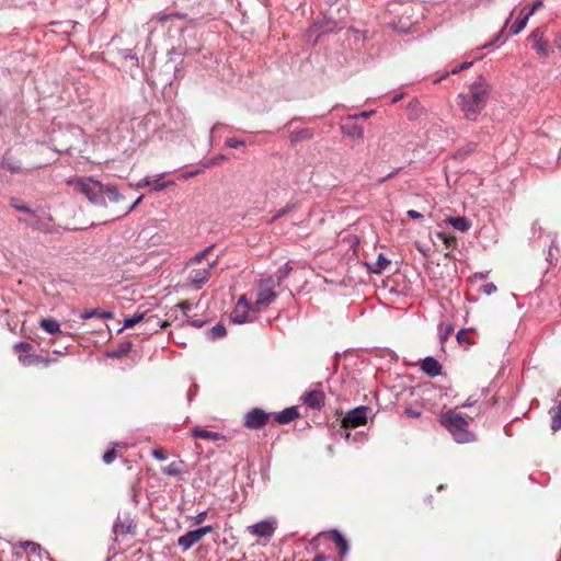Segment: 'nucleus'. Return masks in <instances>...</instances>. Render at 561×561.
I'll use <instances>...</instances> for the list:
<instances>
[{"instance_id":"nucleus-27","label":"nucleus","mask_w":561,"mask_h":561,"mask_svg":"<svg viewBox=\"0 0 561 561\" xmlns=\"http://www.w3.org/2000/svg\"><path fill=\"white\" fill-rule=\"evenodd\" d=\"M526 8H523L520 10L519 16L516 19V21L511 26V33L513 35L519 34L527 25V22L529 20V16L524 13Z\"/></svg>"},{"instance_id":"nucleus-39","label":"nucleus","mask_w":561,"mask_h":561,"mask_svg":"<svg viewBox=\"0 0 561 561\" xmlns=\"http://www.w3.org/2000/svg\"><path fill=\"white\" fill-rule=\"evenodd\" d=\"M162 176H163V174L156 178L154 180H151V182H152L151 185H152L153 191H161V190L165 188L167 186H169L170 184H173V182H161L160 180Z\"/></svg>"},{"instance_id":"nucleus-23","label":"nucleus","mask_w":561,"mask_h":561,"mask_svg":"<svg viewBox=\"0 0 561 561\" xmlns=\"http://www.w3.org/2000/svg\"><path fill=\"white\" fill-rule=\"evenodd\" d=\"M446 222L461 232L468 231L471 227V222L469 221V219L466 217H461V216L448 217L446 219Z\"/></svg>"},{"instance_id":"nucleus-12","label":"nucleus","mask_w":561,"mask_h":561,"mask_svg":"<svg viewBox=\"0 0 561 561\" xmlns=\"http://www.w3.org/2000/svg\"><path fill=\"white\" fill-rule=\"evenodd\" d=\"M210 531V526H205L195 530H191L179 538V545L185 550L198 542L203 536Z\"/></svg>"},{"instance_id":"nucleus-9","label":"nucleus","mask_w":561,"mask_h":561,"mask_svg":"<svg viewBox=\"0 0 561 561\" xmlns=\"http://www.w3.org/2000/svg\"><path fill=\"white\" fill-rule=\"evenodd\" d=\"M368 410L369 408L365 405H359L350 410L342 419L343 427L348 428L364 425L367 421Z\"/></svg>"},{"instance_id":"nucleus-5","label":"nucleus","mask_w":561,"mask_h":561,"mask_svg":"<svg viewBox=\"0 0 561 561\" xmlns=\"http://www.w3.org/2000/svg\"><path fill=\"white\" fill-rule=\"evenodd\" d=\"M340 30H342V26L335 20L323 15L312 23L305 37L307 43L316 45L322 35L336 33Z\"/></svg>"},{"instance_id":"nucleus-31","label":"nucleus","mask_w":561,"mask_h":561,"mask_svg":"<svg viewBox=\"0 0 561 561\" xmlns=\"http://www.w3.org/2000/svg\"><path fill=\"white\" fill-rule=\"evenodd\" d=\"M13 350L15 354L18 355V359L21 363V357L23 355H32L33 353V345L27 342H18L14 344Z\"/></svg>"},{"instance_id":"nucleus-13","label":"nucleus","mask_w":561,"mask_h":561,"mask_svg":"<svg viewBox=\"0 0 561 561\" xmlns=\"http://www.w3.org/2000/svg\"><path fill=\"white\" fill-rule=\"evenodd\" d=\"M443 366L433 356L425 357L421 363V370L430 378H435L442 374Z\"/></svg>"},{"instance_id":"nucleus-45","label":"nucleus","mask_w":561,"mask_h":561,"mask_svg":"<svg viewBox=\"0 0 561 561\" xmlns=\"http://www.w3.org/2000/svg\"><path fill=\"white\" fill-rule=\"evenodd\" d=\"M162 472L167 476H178L180 473V469L176 463H171L162 469Z\"/></svg>"},{"instance_id":"nucleus-59","label":"nucleus","mask_w":561,"mask_h":561,"mask_svg":"<svg viewBox=\"0 0 561 561\" xmlns=\"http://www.w3.org/2000/svg\"><path fill=\"white\" fill-rule=\"evenodd\" d=\"M312 561H329V559L324 556H317Z\"/></svg>"},{"instance_id":"nucleus-22","label":"nucleus","mask_w":561,"mask_h":561,"mask_svg":"<svg viewBox=\"0 0 561 561\" xmlns=\"http://www.w3.org/2000/svg\"><path fill=\"white\" fill-rule=\"evenodd\" d=\"M142 320H145L146 324L154 322V324L159 325L160 328H164L167 325L165 322L161 323L158 318H154V317L145 318V314L140 313V314H135L134 317L126 319L124 322V328H133L134 325L141 322Z\"/></svg>"},{"instance_id":"nucleus-42","label":"nucleus","mask_w":561,"mask_h":561,"mask_svg":"<svg viewBox=\"0 0 561 561\" xmlns=\"http://www.w3.org/2000/svg\"><path fill=\"white\" fill-rule=\"evenodd\" d=\"M453 332H454L453 324H447L444 329H442L439 332L440 343H444Z\"/></svg>"},{"instance_id":"nucleus-19","label":"nucleus","mask_w":561,"mask_h":561,"mask_svg":"<svg viewBox=\"0 0 561 561\" xmlns=\"http://www.w3.org/2000/svg\"><path fill=\"white\" fill-rule=\"evenodd\" d=\"M299 417L298 407L293 405L275 414L274 420L282 425L289 424Z\"/></svg>"},{"instance_id":"nucleus-18","label":"nucleus","mask_w":561,"mask_h":561,"mask_svg":"<svg viewBox=\"0 0 561 561\" xmlns=\"http://www.w3.org/2000/svg\"><path fill=\"white\" fill-rule=\"evenodd\" d=\"M23 221L26 222L34 230H39L43 232L50 231L49 222L51 221V217L47 216L45 218H42L41 216H38L37 210H35V216L30 215V218L24 219Z\"/></svg>"},{"instance_id":"nucleus-60","label":"nucleus","mask_w":561,"mask_h":561,"mask_svg":"<svg viewBox=\"0 0 561 561\" xmlns=\"http://www.w3.org/2000/svg\"><path fill=\"white\" fill-rule=\"evenodd\" d=\"M419 102L417 101H413L409 104V108L411 110H414V108H417L419 107Z\"/></svg>"},{"instance_id":"nucleus-15","label":"nucleus","mask_w":561,"mask_h":561,"mask_svg":"<svg viewBox=\"0 0 561 561\" xmlns=\"http://www.w3.org/2000/svg\"><path fill=\"white\" fill-rule=\"evenodd\" d=\"M55 363H57V359L54 357H45L34 353L32 355H23V357H21V365L24 367H30L39 364L44 365L45 367H48L49 365Z\"/></svg>"},{"instance_id":"nucleus-30","label":"nucleus","mask_w":561,"mask_h":561,"mask_svg":"<svg viewBox=\"0 0 561 561\" xmlns=\"http://www.w3.org/2000/svg\"><path fill=\"white\" fill-rule=\"evenodd\" d=\"M332 539L339 548V552L341 556H345L348 552V542L345 537L339 531H332Z\"/></svg>"},{"instance_id":"nucleus-63","label":"nucleus","mask_w":561,"mask_h":561,"mask_svg":"<svg viewBox=\"0 0 561 561\" xmlns=\"http://www.w3.org/2000/svg\"><path fill=\"white\" fill-rule=\"evenodd\" d=\"M167 19H168V15H165V14H160V15L158 16V20H159L160 22H164Z\"/></svg>"},{"instance_id":"nucleus-61","label":"nucleus","mask_w":561,"mask_h":561,"mask_svg":"<svg viewBox=\"0 0 561 561\" xmlns=\"http://www.w3.org/2000/svg\"><path fill=\"white\" fill-rule=\"evenodd\" d=\"M193 324L197 328H201L205 324V321H199V320H196V321H193Z\"/></svg>"},{"instance_id":"nucleus-26","label":"nucleus","mask_w":561,"mask_h":561,"mask_svg":"<svg viewBox=\"0 0 561 561\" xmlns=\"http://www.w3.org/2000/svg\"><path fill=\"white\" fill-rule=\"evenodd\" d=\"M0 169L8 170L9 172L16 174L22 171V164L20 161H13L5 154L0 161Z\"/></svg>"},{"instance_id":"nucleus-20","label":"nucleus","mask_w":561,"mask_h":561,"mask_svg":"<svg viewBox=\"0 0 561 561\" xmlns=\"http://www.w3.org/2000/svg\"><path fill=\"white\" fill-rule=\"evenodd\" d=\"M209 267H210V263H207L206 266L201 267V268L193 267L191 270L190 276H188L190 282L193 285L199 287L202 284H204L208 279Z\"/></svg>"},{"instance_id":"nucleus-7","label":"nucleus","mask_w":561,"mask_h":561,"mask_svg":"<svg viewBox=\"0 0 561 561\" xmlns=\"http://www.w3.org/2000/svg\"><path fill=\"white\" fill-rule=\"evenodd\" d=\"M276 528L277 519L271 516L255 524L250 525L248 527V530L251 535L257 538L271 539L274 536Z\"/></svg>"},{"instance_id":"nucleus-51","label":"nucleus","mask_w":561,"mask_h":561,"mask_svg":"<svg viewBox=\"0 0 561 561\" xmlns=\"http://www.w3.org/2000/svg\"><path fill=\"white\" fill-rule=\"evenodd\" d=\"M400 170H401V168H398V169H396L394 171H392V172H390L389 174H387L386 176L380 178V179L378 180V183H383V182H386L387 180H389V179L393 178L394 175H397V174L400 172Z\"/></svg>"},{"instance_id":"nucleus-43","label":"nucleus","mask_w":561,"mask_h":561,"mask_svg":"<svg viewBox=\"0 0 561 561\" xmlns=\"http://www.w3.org/2000/svg\"><path fill=\"white\" fill-rule=\"evenodd\" d=\"M374 113H375V111H364L358 114H353V115L350 114V115H347L346 119L355 121L358 118H369Z\"/></svg>"},{"instance_id":"nucleus-6","label":"nucleus","mask_w":561,"mask_h":561,"mask_svg":"<svg viewBox=\"0 0 561 561\" xmlns=\"http://www.w3.org/2000/svg\"><path fill=\"white\" fill-rule=\"evenodd\" d=\"M275 282L273 277L261 279L257 285V298L252 305L253 310H259L261 306H267L276 299L274 290Z\"/></svg>"},{"instance_id":"nucleus-8","label":"nucleus","mask_w":561,"mask_h":561,"mask_svg":"<svg viewBox=\"0 0 561 561\" xmlns=\"http://www.w3.org/2000/svg\"><path fill=\"white\" fill-rule=\"evenodd\" d=\"M270 419V414L261 408H253L244 414L243 426L249 430L263 428Z\"/></svg>"},{"instance_id":"nucleus-48","label":"nucleus","mask_w":561,"mask_h":561,"mask_svg":"<svg viewBox=\"0 0 561 561\" xmlns=\"http://www.w3.org/2000/svg\"><path fill=\"white\" fill-rule=\"evenodd\" d=\"M471 329H461L457 332L456 334V339L458 341L459 344H463V343H470L468 340H467V332L470 331Z\"/></svg>"},{"instance_id":"nucleus-1","label":"nucleus","mask_w":561,"mask_h":561,"mask_svg":"<svg viewBox=\"0 0 561 561\" xmlns=\"http://www.w3.org/2000/svg\"><path fill=\"white\" fill-rule=\"evenodd\" d=\"M491 85L483 76H479L470 85L469 91L458 94V105L467 119L476 121L485 107Z\"/></svg>"},{"instance_id":"nucleus-52","label":"nucleus","mask_w":561,"mask_h":561,"mask_svg":"<svg viewBox=\"0 0 561 561\" xmlns=\"http://www.w3.org/2000/svg\"><path fill=\"white\" fill-rule=\"evenodd\" d=\"M407 215L409 218H412V219H421L423 218V215L414 209H410L407 211Z\"/></svg>"},{"instance_id":"nucleus-32","label":"nucleus","mask_w":561,"mask_h":561,"mask_svg":"<svg viewBox=\"0 0 561 561\" xmlns=\"http://www.w3.org/2000/svg\"><path fill=\"white\" fill-rule=\"evenodd\" d=\"M290 272L291 266L289 265V263H285L283 266H280L275 274L277 285H280L288 277Z\"/></svg>"},{"instance_id":"nucleus-33","label":"nucleus","mask_w":561,"mask_h":561,"mask_svg":"<svg viewBox=\"0 0 561 561\" xmlns=\"http://www.w3.org/2000/svg\"><path fill=\"white\" fill-rule=\"evenodd\" d=\"M473 65V61H463L461 62L460 65L456 66L455 68H453L449 72H446L444 76H442L440 78L436 79L434 82H439L442 79L446 78L449 73L451 75H457L459 73L460 71L462 70H467L469 69L471 66Z\"/></svg>"},{"instance_id":"nucleus-64","label":"nucleus","mask_w":561,"mask_h":561,"mask_svg":"<svg viewBox=\"0 0 561 561\" xmlns=\"http://www.w3.org/2000/svg\"><path fill=\"white\" fill-rule=\"evenodd\" d=\"M556 45L561 50V38L560 39H556Z\"/></svg>"},{"instance_id":"nucleus-2","label":"nucleus","mask_w":561,"mask_h":561,"mask_svg":"<svg viewBox=\"0 0 561 561\" xmlns=\"http://www.w3.org/2000/svg\"><path fill=\"white\" fill-rule=\"evenodd\" d=\"M236 476V465L231 463L213 483V497L217 499L219 510L226 516H230L231 512L238 507V492L234 486Z\"/></svg>"},{"instance_id":"nucleus-24","label":"nucleus","mask_w":561,"mask_h":561,"mask_svg":"<svg viewBox=\"0 0 561 561\" xmlns=\"http://www.w3.org/2000/svg\"><path fill=\"white\" fill-rule=\"evenodd\" d=\"M313 138V131L310 128H301L299 130H294L289 135V140L293 145L301 141V140H310Z\"/></svg>"},{"instance_id":"nucleus-16","label":"nucleus","mask_w":561,"mask_h":561,"mask_svg":"<svg viewBox=\"0 0 561 561\" xmlns=\"http://www.w3.org/2000/svg\"><path fill=\"white\" fill-rule=\"evenodd\" d=\"M301 399L311 409H321L324 405V393L321 390H310Z\"/></svg>"},{"instance_id":"nucleus-49","label":"nucleus","mask_w":561,"mask_h":561,"mask_svg":"<svg viewBox=\"0 0 561 561\" xmlns=\"http://www.w3.org/2000/svg\"><path fill=\"white\" fill-rule=\"evenodd\" d=\"M225 144L228 148H238L240 146H244V141L236 138H228Z\"/></svg>"},{"instance_id":"nucleus-21","label":"nucleus","mask_w":561,"mask_h":561,"mask_svg":"<svg viewBox=\"0 0 561 561\" xmlns=\"http://www.w3.org/2000/svg\"><path fill=\"white\" fill-rule=\"evenodd\" d=\"M554 404L556 405L550 409L549 413L551 415V428L558 431L561 428V389L558 391Z\"/></svg>"},{"instance_id":"nucleus-47","label":"nucleus","mask_w":561,"mask_h":561,"mask_svg":"<svg viewBox=\"0 0 561 561\" xmlns=\"http://www.w3.org/2000/svg\"><path fill=\"white\" fill-rule=\"evenodd\" d=\"M496 289L497 288L493 283H486L481 286V291L486 296L494 294L496 291Z\"/></svg>"},{"instance_id":"nucleus-28","label":"nucleus","mask_w":561,"mask_h":561,"mask_svg":"<svg viewBox=\"0 0 561 561\" xmlns=\"http://www.w3.org/2000/svg\"><path fill=\"white\" fill-rule=\"evenodd\" d=\"M39 327L49 334H55L60 332V324L54 318H44L39 321Z\"/></svg>"},{"instance_id":"nucleus-53","label":"nucleus","mask_w":561,"mask_h":561,"mask_svg":"<svg viewBox=\"0 0 561 561\" xmlns=\"http://www.w3.org/2000/svg\"><path fill=\"white\" fill-rule=\"evenodd\" d=\"M152 184L151 180L149 178H145L142 179L141 181H139L136 186L138 188H142V187H146V186H150Z\"/></svg>"},{"instance_id":"nucleus-46","label":"nucleus","mask_w":561,"mask_h":561,"mask_svg":"<svg viewBox=\"0 0 561 561\" xmlns=\"http://www.w3.org/2000/svg\"><path fill=\"white\" fill-rule=\"evenodd\" d=\"M293 205H287L285 208H282L279 209L278 211L275 213V215L271 218L270 222H274L275 220H277L278 218L283 217L284 215H286L288 211H290L293 209Z\"/></svg>"},{"instance_id":"nucleus-17","label":"nucleus","mask_w":561,"mask_h":561,"mask_svg":"<svg viewBox=\"0 0 561 561\" xmlns=\"http://www.w3.org/2000/svg\"><path fill=\"white\" fill-rule=\"evenodd\" d=\"M341 130L345 137H348L354 140H359L364 136L363 127L353 121L346 119V122H343L341 124Z\"/></svg>"},{"instance_id":"nucleus-10","label":"nucleus","mask_w":561,"mask_h":561,"mask_svg":"<svg viewBox=\"0 0 561 561\" xmlns=\"http://www.w3.org/2000/svg\"><path fill=\"white\" fill-rule=\"evenodd\" d=\"M253 309L252 305H250L247 300L245 296H241L231 311L229 318L230 321L234 324H243L249 320V310Z\"/></svg>"},{"instance_id":"nucleus-25","label":"nucleus","mask_w":561,"mask_h":561,"mask_svg":"<svg viewBox=\"0 0 561 561\" xmlns=\"http://www.w3.org/2000/svg\"><path fill=\"white\" fill-rule=\"evenodd\" d=\"M98 317L100 319H113L114 314L111 311H103L99 308H94L91 310H84L80 313V318L82 320H88L90 318Z\"/></svg>"},{"instance_id":"nucleus-62","label":"nucleus","mask_w":561,"mask_h":561,"mask_svg":"<svg viewBox=\"0 0 561 561\" xmlns=\"http://www.w3.org/2000/svg\"><path fill=\"white\" fill-rule=\"evenodd\" d=\"M197 173H198L197 171L196 172L184 173V174H182V178L183 179H187V178L193 176V175H195Z\"/></svg>"},{"instance_id":"nucleus-38","label":"nucleus","mask_w":561,"mask_h":561,"mask_svg":"<svg viewBox=\"0 0 561 561\" xmlns=\"http://www.w3.org/2000/svg\"><path fill=\"white\" fill-rule=\"evenodd\" d=\"M116 446H119L118 444H115L113 448H111L110 450H107L104 455H103V461L106 463V465H110L112 463L116 457H117V453L115 450V447Z\"/></svg>"},{"instance_id":"nucleus-4","label":"nucleus","mask_w":561,"mask_h":561,"mask_svg":"<svg viewBox=\"0 0 561 561\" xmlns=\"http://www.w3.org/2000/svg\"><path fill=\"white\" fill-rule=\"evenodd\" d=\"M68 185L73 191L85 196L92 204H98L103 199V185L91 178H76L68 181Z\"/></svg>"},{"instance_id":"nucleus-14","label":"nucleus","mask_w":561,"mask_h":561,"mask_svg":"<svg viewBox=\"0 0 561 561\" xmlns=\"http://www.w3.org/2000/svg\"><path fill=\"white\" fill-rule=\"evenodd\" d=\"M529 39L534 43V49L538 55L546 57L549 54L548 42L543 38V32L536 28L529 35Z\"/></svg>"},{"instance_id":"nucleus-34","label":"nucleus","mask_w":561,"mask_h":561,"mask_svg":"<svg viewBox=\"0 0 561 561\" xmlns=\"http://www.w3.org/2000/svg\"><path fill=\"white\" fill-rule=\"evenodd\" d=\"M106 196L110 202H118L121 199L119 192L114 186L103 188V196Z\"/></svg>"},{"instance_id":"nucleus-56","label":"nucleus","mask_w":561,"mask_h":561,"mask_svg":"<svg viewBox=\"0 0 561 561\" xmlns=\"http://www.w3.org/2000/svg\"><path fill=\"white\" fill-rule=\"evenodd\" d=\"M403 98V93H398L391 99V104L398 103Z\"/></svg>"},{"instance_id":"nucleus-11","label":"nucleus","mask_w":561,"mask_h":561,"mask_svg":"<svg viewBox=\"0 0 561 561\" xmlns=\"http://www.w3.org/2000/svg\"><path fill=\"white\" fill-rule=\"evenodd\" d=\"M15 547L22 549L27 554L28 561H43L44 554L48 556V552L44 548L34 541L24 540L15 543Z\"/></svg>"},{"instance_id":"nucleus-41","label":"nucleus","mask_w":561,"mask_h":561,"mask_svg":"<svg viewBox=\"0 0 561 561\" xmlns=\"http://www.w3.org/2000/svg\"><path fill=\"white\" fill-rule=\"evenodd\" d=\"M542 5H543L542 0H536L533 2V4L529 8L525 7L526 10L524 11V13L530 18Z\"/></svg>"},{"instance_id":"nucleus-44","label":"nucleus","mask_w":561,"mask_h":561,"mask_svg":"<svg viewBox=\"0 0 561 561\" xmlns=\"http://www.w3.org/2000/svg\"><path fill=\"white\" fill-rule=\"evenodd\" d=\"M210 252V247L205 248L199 254H197L191 262L190 266H194L202 263V259Z\"/></svg>"},{"instance_id":"nucleus-54","label":"nucleus","mask_w":561,"mask_h":561,"mask_svg":"<svg viewBox=\"0 0 561 561\" xmlns=\"http://www.w3.org/2000/svg\"><path fill=\"white\" fill-rule=\"evenodd\" d=\"M405 413L409 415V416H412V417H419L421 415V412L420 411H416V410H413V409H407L405 410Z\"/></svg>"},{"instance_id":"nucleus-37","label":"nucleus","mask_w":561,"mask_h":561,"mask_svg":"<svg viewBox=\"0 0 561 561\" xmlns=\"http://www.w3.org/2000/svg\"><path fill=\"white\" fill-rule=\"evenodd\" d=\"M11 206L19 211L27 213L28 215L35 216V210H32L28 206H26L25 204H21L15 199L11 202Z\"/></svg>"},{"instance_id":"nucleus-55","label":"nucleus","mask_w":561,"mask_h":561,"mask_svg":"<svg viewBox=\"0 0 561 561\" xmlns=\"http://www.w3.org/2000/svg\"><path fill=\"white\" fill-rule=\"evenodd\" d=\"M141 199H142V196H139V197L135 201V203H134L133 205H130V206H128V207H127V209H126L125 214L130 213V211H131V210H133V209H134V208H135V207H136L140 202H141Z\"/></svg>"},{"instance_id":"nucleus-36","label":"nucleus","mask_w":561,"mask_h":561,"mask_svg":"<svg viewBox=\"0 0 561 561\" xmlns=\"http://www.w3.org/2000/svg\"><path fill=\"white\" fill-rule=\"evenodd\" d=\"M227 334L225 325L220 322L213 325V339H220Z\"/></svg>"},{"instance_id":"nucleus-40","label":"nucleus","mask_w":561,"mask_h":561,"mask_svg":"<svg viewBox=\"0 0 561 561\" xmlns=\"http://www.w3.org/2000/svg\"><path fill=\"white\" fill-rule=\"evenodd\" d=\"M192 436L194 438L210 439V432L206 430H201L199 427H195L192 430Z\"/></svg>"},{"instance_id":"nucleus-50","label":"nucleus","mask_w":561,"mask_h":561,"mask_svg":"<svg viewBox=\"0 0 561 561\" xmlns=\"http://www.w3.org/2000/svg\"><path fill=\"white\" fill-rule=\"evenodd\" d=\"M152 457L158 459V460H165L167 459V454H165V450L163 448H157L152 451Z\"/></svg>"},{"instance_id":"nucleus-57","label":"nucleus","mask_w":561,"mask_h":561,"mask_svg":"<svg viewBox=\"0 0 561 561\" xmlns=\"http://www.w3.org/2000/svg\"><path fill=\"white\" fill-rule=\"evenodd\" d=\"M224 159H225V156H224V154L213 156V164H216V163H218L219 161H222Z\"/></svg>"},{"instance_id":"nucleus-58","label":"nucleus","mask_w":561,"mask_h":561,"mask_svg":"<svg viewBox=\"0 0 561 561\" xmlns=\"http://www.w3.org/2000/svg\"><path fill=\"white\" fill-rule=\"evenodd\" d=\"M476 403V400L472 399V397H469L467 401L463 403V407H472Z\"/></svg>"},{"instance_id":"nucleus-29","label":"nucleus","mask_w":561,"mask_h":561,"mask_svg":"<svg viewBox=\"0 0 561 561\" xmlns=\"http://www.w3.org/2000/svg\"><path fill=\"white\" fill-rule=\"evenodd\" d=\"M389 264L390 260H388L385 254L379 253L376 262L368 265V268L374 274H381Z\"/></svg>"},{"instance_id":"nucleus-3","label":"nucleus","mask_w":561,"mask_h":561,"mask_svg":"<svg viewBox=\"0 0 561 561\" xmlns=\"http://www.w3.org/2000/svg\"><path fill=\"white\" fill-rule=\"evenodd\" d=\"M439 422L458 444L470 443L476 439L474 434L468 430V422L461 413L448 410L442 413Z\"/></svg>"},{"instance_id":"nucleus-35","label":"nucleus","mask_w":561,"mask_h":561,"mask_svg":"<svg viewBox=\"0 0 561 561\" xmlns=\"http://www.w3.org/2000/svg\"><path fill=\"white\" fill-rule=\"evenodd\" d=\"M131 525H126L125 523L117 522L114 525V533L116 535H125L131 533Z\"/></svg>"}]
</instances>
